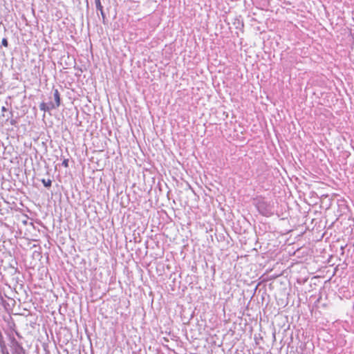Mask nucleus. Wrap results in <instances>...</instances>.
<instances>
[{"label":"nucleus","instance_id":"f257e3e1","mask_svg":"<svg viewBox=\"0 0 354 354\" xmlns=\"http://www.w3.org/2000/svg\"><path fill=\"white\" fill-rule=\"evenodd\" d=\"M257 208L260 214L266 216H270L272 214V209L271 206L266 202H259Z\"/></svg>","mask_w":354,"mask_h":354},{"label":"nucleus","instance_id":"f03ea898","mask_svg":"<svg viewBox=\"0 0 354 354\" xmlns=\"http://www.w3.org/2000/svg\"><path fill=\"white\" fill-rule=\"evenodd\" d=\"M39 109H40V110L46 112V111H49L51 109H56V106L54 105V103L52 102H50L48 104H46L45 102H41L39 104Z\"/></svg>","mask_w":354,"mask_h":354},{"label":"nucleus","instance_id":"7ed1b4c3","mask_svg":"<svg viewBox=\"0 0 354 354\" xmlns=\"http://www.w3.org/2000/svg\"><path fill=\"white\" fill-rule=\"evenodd\" d=\"M94 1H95V7H96L97 10H99L100 12V14L102 15L103 21H104L106 17H105V14L104 12L103 7H102V6L101 4L100 0H94Z\"/></svg>","mask_w":354,"mask_h":354},{"label":"nucleus","instance_id":"20e7f679","mask_svg":"<svg viewBox=\"0 0 354 354\" xmlns=\"http://www.w3.org/2000/svg\"><path fill=\"white\" fill-rule=\"evenodd\" d=\"M53 95L55 100L54 105H55L56 108H57L60 105V95L57 89H54Z\"/></svg>","mask_w":354,"mask_h":354},{"label":"nucleus","instance_id":"39448f33","mask_svg":"<svg viewBox=\"0 0 354 354\" xmlns=\"http://www.w3.org/2000/svg\"><path fill=\"white\" fill-rule=\"evenodd\" d=\"M41 183L46 187H50L52 185V180L50 179H41Z\"/></svg>","mask_w":354,"mask_h":354},{"label":"nucleus","instance_id":"423d86ee","mask_svg":"<svg viewBox=\"0 0 354 354\" xmlns=\"http://www.w3.org/2000/svg\"><path fill=\"white\" fill-rule=\"evenodd\" d=\"M1 44L5 47H7L8 46V42L6 38H3L2 39Z\"/></svg>","mask_w":354,"mask_h":354},{"label":"nucleus","instance_id":"0eeeda50","mask_svg":"<svg viewBox=\"0 0 354 354\" xmlns=\"http://www.w3.org/2000/svg\"><path fill=\"white\" fill-rule=\"evenodd\" d=\"M68 159H64L62 163V165L65 167H67L68 166Z\"/></svg>","mask_w":354,"mask_h":354},{"label":"nucleus","instance_id":"6e6552de","mask_svg":"<svg viewBox=\"0 0 354 354\" xmlns=\"http://www.w3.org/2000/svg\"><path fill=\"white\" fill-rule=\"evenodd\" d=\"M1 110H2V111H6V107H5V106H3V107L1 108Z\"/></svg>","mask_w":354,"mask_h":354},{"label":"nucleus","instance_id":"1a4fd4ad","mask_svg":"<svg viewBox=\"0 0 354 354\" xmlns=\"http://www.w3.org/2000/svg\"><path fill=\"white\" fill-rule=\"evenodd\" d=\"M11 122V124H15V120H11V122Z\"/></svg>","mask_w":354,"mask_h":354}]
</instances>
